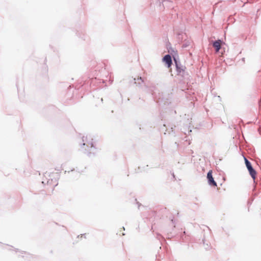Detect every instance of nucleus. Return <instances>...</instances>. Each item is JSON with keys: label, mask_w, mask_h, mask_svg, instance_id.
Masks as SVG:
<instances>
[{"label": "nucleus", "mask_w": 261, "mask_h": 261, "mask_svg": "<svg viewBox=\"0 0 261 261\" xmlns=\"http://www.w3.org/2000/svg\"><path fill=\"white\" fill-rule=\"evenodd\" d=\"M83 143L81 145V147L84 148L85 146L87 148H84V153L86 154L89 158H92L97 153V149L95 147L93 142V139L90 136H87L83 137Z\"/></svg>", "instance_id": "1"}, {"label": "nucleus", "mask_w": 261, "mask_h": 261, "mask_svg": "<svg viewBox=\"0 0 261 261\" xmlns=\"http://www.w3.org/2000/svg\"><path fill=\"white\" fill-rule=\"evenodd\" d=\"M56 174L51 173L49 174L47 172H46L44 174V177L46 178V179H43L42 181V184L50 186L53 190L54 188L57 186L58 184L57 178H56Z\"/></svg>", "instance_id": "2"}, {"label": "nucleus", "mask_w": 261, "mask_h": 261, "mask_svg": "<svg viewBox=\"0 0 261 261\" xmlns=\"http://www.w3.org/2000/svg\"><path fill=\"white\" fill-rule=\"evenodd\" d=\"M244 160L246 168H247L251 177L254 180L256 175V170L253 168L250 162L245 157H244Z\"/></svg>", "instance_id": "3"}, {"label": "nucleus", "mask_w": 261, "mask_h": 261, "mask_svg": "<svg viewBox=\"0 0 261 261\" xmlns=\"http://www.w3.org/2000/svg\"><path fill=\"white\" fill-rule=\"evenodd\" d=\"M175 62L176 69L178 75H180L182 77H185V69L186 67L180 64L179 62L177 61L175 58H174Z\"/></svg>", "instance_id": "4"}, {"label": "nucleus", "mask_w": 261, "mask_h": 261, "mask_svg": "<svg viewBox=\"0 0 261 261\" xmlns=\"http://www.w3.org/2000/svg\"><path fill=\"white\" fill-rule=\"evenodd\" d=\"M207 179L208 181V184L210 186L212 187H216L217 186V182L215 181L213 175H212V171L210 170L207 173Z\"/></svg>", "instance_id": "5"}, {"label": "nucleus", "mask_w": 261, "mask_h": 261, "mask_svg": "<svg viewBox=\"0 0 261 261\" xmlns=\"http://www.w3.org/2000/svg\"><path fill=\"white\" fill-rule=\"evenodd\" d=\"M162 60L166 63L168 67H170L172 64L171 56L169 54L166 55L163 58Z\"/></svg>", "instance_id": "6"}, {"label": "nucleus", "mask_w": 261, "mask_h": 261, "mask_svg": "<svg viewBox=\"0 0 261 261\" xmlns=\"http://www.w3.org/2000/svg\"><path fill=\"white\" fill-rule=\"evenodd\" d=\"M135 81V83L136 84L137 86L143 88V86L147 88V86L146 85V83H145L144 81L142 79L141 77H139L138 79H134Z\"/></svg>", "instance_id": "7"}, {"label": "nucleus", "mask_w": 261, "mask_h": 261, "mask_svg": "<svg viewBox=\"0 0 261 261\" xmlns=\"http://www.w3.org/2000/svg\"><path fill=\"white\" fill-rule=\"evenodd\" d=\"M222 43V41L220 39H218L213 42V46L215 48L216 53L219 51L221 48V44Z\"/></svg>", "instance_id": "8"}, {"label": "nucleus", "mask_w": 261, "mask_h": 261, "mask_svg": "<svg viewBox=\"0 0 261 261\" xmlns=\"http://www.w3.org/2000/svg\"><path fill=\"white\" fill-rule=\"evenodd\" d=\"M168 96H169V98H166L165 99H165L164 97H163L162 98L159 97V100L161 101V102L162 101L164 102V105H166V104L168 105L169 103H171V102L169 101V99L171 98L172 95L169 94Z\"/></svg>", "instance_id": "9"}, {"label": "nucleus", "mask_w": 261, "mask_h": 261, "mask_svg": "<svg viewBox=\"0 0 261 261\" xmlns=\"http://www.w3.org/2000/svg\"><path fill=\"white\" fill-rule=\"evenodd\" d=\"M202 242H203V245L204 246L205 249L206 250L210 249V245L208 243L206 242V241L205 240L204 238L202 240Z\"/></svg>", "instance_id": "10"}, {"label": "nucleus", "mask_w": 261, "mask_h": 261, "mask_svg": "<svg viewBox=\"0 0 261 261\" xmlns=\"http://www.w3.org/2000/svg\"><path fill=\"white\" fill-rule=\"evenodd\" d=\"M186 234V232L184 231L183 234L181 236V239H182L183 242H185L186 241V237H184V235Z\"/></svg>", "instance_id": "11"}, {"label": "nucleus", "mask_w": 261, "mask_h": 261, "mask_svg": "<svg viewBox=\"0 0 261 261\" xmlns=\"http://www.w3.org/2000/svg\"><path fill=\"white\" fill-rule=\"evenodd\" d=\"M188 45H189V44L187 43H186L183 44V46L185 47H187Z\"/></svg>", "instance_id": "12"}, {"label": "nucleus", "mask_w": 261, "mask_h": 261, "mask_svg": "<svg viewBox=\"0 0 261 261\" xmlns=\"http://www.w3.org/2000/svg\"><path fill=\"white\" fill-rule=\"evenodd\" d=\"M172 176L173 177V178H175V175H174V173H172Z\"/></svg>", "instance_id": "13"}, {"label": "nucleus", "mask_w": 261, "mask_h": 261, "mask_svg": "<svg viewBox=\"0 0 261 261\" xmlns=\"http://www.w3.org/2000/svg\"><path fill=\"white\" fill-rule=\"evenodd\" d=\"M101 101H103V99L102 98H101Z\"/></svg>", "instance_id": "14"}]
</instances>
